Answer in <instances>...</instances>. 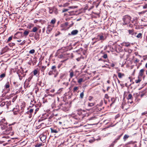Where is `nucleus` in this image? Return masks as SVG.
Returning <instances> with one entry per match:
<instances>
[{
	"instance_id": "4",
	"label": "nucleus",
	"mask_w": 147,
	"mask_h": 147,
	"mask_svg": "<svg viewBox=\"0 0 147 147\" xmlns=\"http://www.w3.org/2000/svg\"><path fill=\"white\" fill-rule=\"evenodd\" d=\"M78 114L80 116H83V117L85 115L86 111L81 109L78 110Z\"/></svg>"
},
{
	"instance_id": "18",
	"label": "nucleus",
	"mask_w": 147,
	"mask_h": 147,
	"mask_svg": "<svg viewBox=\"0 0 147 147\" xmlns=\"http://www.w3.org/2000/svg\"><path fill=\"white\" fill-rule=\"evenodd\" d=\"M144 71L143 69H141L140 70L139 74V76H143Z\"/></svg>"
},
{
	"instance_id": "47",
	"label": "nucleus",
	"mask_w": 147,
	"mask_h": 147,
	"mask_svg": "<svg viewBox=\"0 0 147 147\" xmlns=\"http://www.w3.org/2000/svg\"><path fill=\"white\" fill-rule=\"evenodd\" d=\"M34 75H36L38 73L36 69H35L33 71Z\"/></svg>"
},
{
	"instance_id": "5",
	"label": "nucleus",
	"mask_w": 147,
	"mask_h": 147,
	"mask_svg": "<svg viewBox=\"0 0 147 147\" xmlns=\"http://www.w3.org/2000/svg\"><path fill=\"white\" fill-rule=\"evenodd\" d=\"M6 104V106L8 108V107L9 106L11 103V101H9V102H2L0 105V106L1 107H3L5 105V104Z\"/></svg>"
},
{
	"instance_id": "36",
	"label": "nucleus",
	"mask_w": 147,
	"mask_h": 147,
	"mask_svg": "<svg viewBox=\"0 0 147 147\" xmlns=\"http://www.w3.org/2000/svg\"><path fill=\"white\" fill-rule=\"evenodd\" d=\"M29 33V31L27 30H25L24 32V36H27L28 34Z\"/></svg>"
},
{
	"instance_id": "33",
	"label": "nucleus",
	"mask_w": 147,
	"mask_h": 147,
	"mask_svg": "<svg viewBox=\"0 0 147 147\" xmlns=\"http://www.w3.org/2000/svg\"><path fill=\"white\" fill-rule=\"evenodd\" d=\"M111 101L112 102L111 103V105H112L115 102V98L114 97H112L111 98Z\"/></svg>"
},
{
	"instance_id": "59",
	"label": "nucleus",
	"mask_w": 147,
	"mask_h": 147,
	"mask_svg": "<svg viewBox=\"0 0 147 147\" xmlns=\"http://www.w3.org/2000/svg\"><path fill=\"white\" fill-rule=\"evenodd\" d=\"M62 109H62L63 111H66L67 110V108L65 107V106L64 107H62Z\"/></svg>"
},
{
	"instance_id": "50",
	"label": "nucleus",
	"mask_w": 147,
	"mask_h": 147,
	"mask_svg": "<svg viewBox=\"0 0 147 147\" xmlns=\"http://www.w3.org/2000/svg\"><path fill=\"white\" fill-rule=\"evenodd\" d=\"M65 75V74H60V78L62 79L64 77V76Z\"/></svg>"
},
{
	"instance_id": "26",
	"label": "nucleus",
	"mask_w": 147,
	"mask_h": 147,
	"mask_svg": "<svg viewBox=\"0 0 147 147\" xmlns=\"http://www.w3.org/2000/svg\"><path fill=\"white\" fill-rule=\"evenodd\" d=\"M65 106V104H63L61 103H60L58 105V107L60 109H62V108L63 107H64Z\"/></svg>"
},
{
	"instance_id": "40",
	"label": "nucleus",
	"mask_w": 147,
	"mask_h": 147,
	"mask_svg": "<svg viewBox=\"0 0 147 147\" xmlns=\"http://www.w3.org/2000/svg\"><path fill=\"white\" fill-rule=\"evenodd\" d=\"M37 30H38V29L36 27H34L32 29V32H35Z\"/></svg>"
},
{
	"instance_id": "42",
	"label": "nucleus",
	"mask_w": 147,
	"mask_h": 147,
	"mask_svg": "<svg viewBox=\"0 0 147 147\" xmlns=\"http://www.w3.org/2000/svg\"><path fill=\"white\" fill-rule=\"evenodd\" d=\"M98 61H102L103 62H105V61L107 62L108 61H109V60L108 59H107V60H104L102 59L101 58H100V59H98Z\"/></svg>"
},
{
	"instance_id": "1",
	"label": "nucleus",
	"mask_w": 147,
	"mask_h": 147,
	"mask_svg": "<svg viewBox=\"0 0 147 147\" xmlns=\"http://www.w3.org/2000/svg\"><path fill=\"white\" fill-rule=\"evenodd\" d=\"M131 17L128 15H125L123 17L122 20L123 21L122 23V25H128L130 23Z\"/></svg>"
},
{
	"instance_id": "12",
	"label": "nucleus",
	"mask_w": 147,
	"mask_h": 147,
	"mask_svg": "<svg viewBox=\"0 0 147 147\" xmlns=\"http://www.w3.org/2000/svg\"><path fill=\"white\" fill-rule=\"evenodd\" d=\"M100 140V138H98L97 139H96V138H93L92 139H90L89 140V142L90 143H92L93 142H94V141H95L96 140L98 141V140Z\"/></svg>"
},
{
	"instance_id": "54",
	"label": "nucleus",
	"mask_w": 147,
	"mask_h": 147,
	"mask_svg": "<svg viewBox=\"0 0 147 147\" xmlns=\"http://www.w3.org/2000/svg\"><path fill=\"white\" fill-rule=\"evenodd\" d=\"M141 80L140 79H138V80H135V82L136 83H138L140 82L141 81Z\"/></svg>"
},
{
	"instance_id": "53",
	"label": "nucleus",
	"mask_w": 147,
	"mask_h": 147,
	"mask_svg": "<svg viewBox=\"0 0 147 147\" xmlns=\"http://www.w3.org/2000/svg\"><path fill=\"white\" fill-rule=\"evenodd\" d=\"M33 59V61L32 62L33 63V64L34 65L36 63V60L34 58Z\"/></svg>"
},
{
	"instance_id": "2",
	"label": "nucleus",
	"mask_w": 147,
	"mask_h": 147,
	"mask_svg": "<svg viewBox=\"0 0 147 147\" xmlns=\"http://www.w3.org/2000/svg\"><path fill=\"white\" fill-rule=\"evenodd\" d=\"M106 38V36L105 34H100L97 36V38H94L92 39L93 40H101L102 41L105 40Z\"/></svg>"
},
{
	"instance_id": "14",
	"label": "nucleus",
	"mask_w": 147,
	"mask_h": 147,
	"mask_svg": "<svg viewBox=\"0 0 147 147\" xmlns=\"http://www.w3.org/2000/svg\"><path fill=\"white\" fill-rule=\"evenodd\" d=\"M19 109L17 108L16 109L14 108L13 109V111L14 114L16 115L18 114V113L19 112Z\"/></svg>"
},
{
	"instance_id": "57",
	"label": "nucleus",
	"mask_w": 147,
	"mask_h": 147,
	"mask_svg": "<svg viewBox=\"0 0 147 147\" xmlns=\"http://www.w3.org/2000/svg\"><path fill=\"white\" fill-rule=\"evenodd\" d=\"M18 76H19V79L20 80H21L22 79V78L23 77H22V76H21L20 75H18Z\"/></svg>"
},
{
	"instance_id": "62",
	"label": "nucleus",
	"mask_w": 147,
	"mask_h": 147,
	"mask_svg": "<svg viewBox=\"0 0 147 147\" xmlns=\"http://www.w3.org/2000/svg\"><path fill=\"white\" fill-rule=\"evenodd\" d=\"M143 57H144L143 58L144 60H145L147 58V56H143Z\"/></svg>"
},
{
	"instance_id": "60",
	"label": "nucleus",
	"mask_w": 147,
	"mask_h": 147,
	"mask_svg": "<svg viewBox=\"0 0 147 147\" xmlns=\"http://www.w3.org/2000/svg\"><path fill=\"white\" fill-rule=\"evenodd\" d=\"M68 9H64L63 10V12H66V11H67L68 10Z\"/></svg>"
},
{
	"instance_id": "38",
	"label": "nucleus",
	"mask_w": 147,
	"mask_h": 147,
	"mask_svg": "<svg viewBox=\"0 0 147 147\" xmlns=\"http://www.w3.org/2000/svg\"><path fill=\"white\" fill-rule=\"evenodd\" d=\"M56 21V20L54 18V19L51 20L50 23L51 24H54L55 23Z\"/></svg>"
},
{
	"instance_id": "10",
	"label": "nucleus",
	"mask_w": 147,
	"mask_h": 147,
	"mask_svg": "<svg viewBox=\"0 0 147 147\" xmlns=\"http://www.w3.org/2000/svg\"><path fill=\"white\" fill-rule=\"evenodd\" d=\"M100 53H102V54H103V55H102L101 56L104 59H107L108 58L107 54L106 53H103V51H102L100 52Z\"/></svg>"
},
{
	"instance_id": "20",
	"label": "nucleus",
	"mask_w": 147,
	"mask_h": 147,
	"mask_svg": "<svg viewBox=\"0 0 147 147\" xmlns=\"http://www.w3.org/2000/svg\"><path fill=\"white\" fill-rule=\"evenodd\" d=\"M47 67L45 66H41L40 68V70L41 71L44 72L45 69Z\"/></svg>"
},
{
	"instance_id": "8",
	"label": "nucleus",
	"mask_w": 147,
	"mask_h": 147,
	"mask_svg": "<svg viewBox=\"0 0 147 147\" xmlns=\"http://www.w3.org/2000/svg\"><path fill=\"white\" fill-rule=\"evenodd\" d=\"M7 124H5V123H4L3 124L2 123L0 124L1 129L2 130L6 129L7 127Z\"/></svg>"
},
{
	"instance_id": "37",
	"label": "nucleus",
	"mask_w": 147,
	"mask_h": 147,
	"mask_svg": "<svg viewBox=\"0 0 147 147\" xmlns=\"http://www.w3.org/2000/svg\"><path fill=\"white\" fill-rule=\"evenodd\" d=\"M136 36L138 38H142V34L141 33H140Z\"/></svg>"
},
{
	"instance_id": "21",
	"label": "nucleus",
	"mask_w": 147,
	"mask_h": 147,
	"mask_svg": "<svg viewBox=\"0 0 147 147\" xmlns=\"http://www.w3.org/2000/svg\"><path fill=\"white\" fill-rule=\"evenodd\" d=\"M51 132L52 133H58V131L55 129L52 128H51Z\"/></svg>"
},
{
	"instance_id": "9",
	"label": "nucleus",
	"mask_w": 147,
	"mask_h": 147,
	"mask_svg": "<svg viewBox=\"0 0 147 147\" xmlns=\"http://www.w3.org/2000/svg\"><path fill=\"white\" fill-rule=\"evenodd\" d=\"M56 67L55 65L51 67V70L54 73L57 72V71L56 69Z\"/></svg>"
},
{
	"instance_id": "7",
	"label": "nucleus",
	"mask_w": 147,
	"mask_h": 147,
	"mask_svg": "<svg viewBox=\"0 0 147 147\" xmlns=\"http://www.w3.org/2000/svg\"><path fill=\"white\" fill-rule=\"evenodd\" d=\"M53 29V27L51 25H49L47 26V34H49Z\"/></svg>"
},
{
	"instance_id": "44",
	"label": "nucleus",
	"mask_w": 147,
	"mask_h": 147,
	"mask_svg": "<svg viewBox=\"0 0 147 147\" xmlns=\"http://www.w3.org/2000/svg\"><path fill=\"white\" fill-rule=\"evenodd\" d=\"M12 36H11L9 37L8 38V39H7V42H9L11 40H12Z\"/></svg>"
},
{
	"instance_id": "25",
	"label": "nucleus",
	"mask_w": 147,
	"mask_h": 147,
	"mask_svg": "<svg viewBox=\"0 0 147 147\" xmlns=\"http://www.w3.org/2000/svg\"><path fill=\"white\" fill-rule=\"evenodd\" d=\"M79 89V87L78 86L74 87L73 89V91L74 92H76L77 90Z\"/></svg>"
},
{
	"instance_id": "43",
	"label": "nucleus",
	"mask_w": 147,
	"mask_h": 147,
	"mask_svg": "<svg viewBox=\"0 0 147 147\" xmlns=\"http://www.w3.org/2000/svg\"><path fill=\"white\" fill-rule=\"evenodd\" d=\"M83 79L82 78H80L78 80V82L80 84L83 82Z\"/></svg>"
},
{
	"instance_id": "64",
	"label": "nucleus",
	"mask_w": 147,
	"mask_h": 147,
	"mask_svg": "<svg viewBox=\"0 0 147 147\" xmlns=\"http://www.w3.org/2000/svg\"><path fill=\"white\" fill-rule=\"evenodd\" d=\"M4 100V99L3 97L0 98V102L2 101L3 100Z\"/></svg>"
},
{
	"instance_id": "29",
	"label": "nucleus",
	"mask_w": 147,
	"mask_h": 147,
	"mask_svg": "<svg viewBox=\"0 0 147 147\" xmlns=\"http://www.w3.org/2000/svg\"><path fill=\"white\" fill-rule=\"evenodd\" d=\"M129 137V136L128 135H127L126 134H125L124 136L123 139L124 140V141H125Z\"/></svg>"
},
{
	"instance_id": "24",
	"label": "nucleus",
	"mask_w": 147,
	"mask_h": 147,
	"mask_svg": "<svg viewBox=\"0 0 147 147\" xmlns=\"http://www.w3.org/2000/svg\"><path fill=\"white\" fill-rule=\"evenodd\" d=\"M118 76L119 78H122L123 76H124V75L123 74H122L120 72H118Z\"/></svg>"
},
{
	"instance_id": "56",
	"label": "nucleus",
	"mask_w": 147,
	"mask_h": 147,
	"mask_svg": "<svg viewBox=\"0 0 147 147\" xmlns=\"http://www.w3.org/2000/svg\"><path fill=\"white\" fill-rule=\"evenodd\" d=\"M105 97L106 99H108L109 98V96L107 94H106L105 95Z\"/></svg>"
},
{
	"instance_id": "51",
	"label": "nucleus",
	"mask_w": 147,
	"mask_h": 147,
	"mask_svg": "<svg viewBox=\"0 0 147 147\" xmlns=\"http://www.w3.org/2000/svg\"><path fill=\"white\" fill-rule=\"evenodd\" d=\"M26 115H29L28 116V117L30 118H31L32 116V114H26Z\"/></svg>"
},
{
	"instance_id": "27",
	"label": "nucleus",
	"mask_w": 147,
	"mask_h": 147,
	"mask_svg": "<svg viewBox=\"0 0 147 147\" xmlns=\"http://www.w3.org/2000/svg\"><path fill=\"white\" fill-rule=\"evenodd\" d=\"M132 22L134 23V22H135L134 24H138L137 22V18H134L133 20H132Z\"/></svg>"
},
{
	"instance_id": "28",
	"label": "nucleus",
	"mask_w": 147,
	"mask_h": 147,
	"mask_svg": "<svg viewBox=\"0 0 147 147\" xmlns=\"http://www.w3.org/2000/svg\"><path fill=\"white\" fill-rule=\"evenodd\" d=\"M34 109H31L28 111L26 114H32L33 111Z\"/></svg>"
},
{
	"instance_id": "55",
	"label": "nucleus",
	"mask_w": 147,
	"mask_h": 147,
	"mask_svg": "<svg viewBox=\"0 0 147 147\" xmlns=\"http://www.w3.org/2000/svg\"><path fill=\"white\" fill-rule=\"evenodd\" d=\"M147 114V111L142 113V115H145Z\"/></svg>"
},
{
	"instance_id": "48",
	"label": "nucleus",
	"mask_w": 147,
	"mask_h": 147,
	"mask_svg": "<svg viewBox=\"0 0 147 147\" xmlns=\"http://www.w3.org/2000/svg\"><path fill=\"white\" fill-rule=\"evenodd\" d=\"M54 74V72L51 70L48 73V74L49 76L51 75Z\"/></svg>"
},
{
	"instance_id": "15",
	"label": "nucleus",
	"mask_w": 147,
	"mask_h": 147,
	"mask_svg": "<svg viewBox=\"0 0 147 147\" xmlns=\"http://www.w3.org/2000/svg\"><path fill=\"white\" fill-rule=\"evenodd\" d=\"M128 32L129 34H131L132 35H134V32L133 29L129 30H128Z\"/></svg>"
},
{
	"instance_id": "32",
	"label": "nucleus",
	"mask_w": 147,
	"mask_h": 147,
	"mask_svg": "<svg viewBox=\"0 0 147 147\" xmlns=\"http://www.w3.org/2000/svg\"><path fill=\"white\" fill-rule=\"evenodd\" d=\"M95 103H88V106L89 107H92L94 106Z\"/></svg>"
},
{
	"instance_id": "19",
	"label": "nucleus",
	"mask_w": 147,
	"mask_h": 147,
	"mask_svg": "<svg viewBox=\"0 0 147 147\" xmlns=\"http://www.w3.org/2000/svg\"><path fill=\"white\" fill-rule=\"evenodd\" d=\"M123 45L126 47H129L130 46V44L128 42H123Z\"/></svg>"
},
{
	"instance_id": "63",
	"label": "nucleus",
	"mask_w": 147,
	"mask_h": 147,
	"mask_svg": "<svg viewBox=\"0 0 147 147\" xmlns=\"http://www.w3.org/2000/svg\"><path fill=\"white\" fill-rule=\"evenodd\" d=\"M127 26L130 27H133V25L131 24H129V25H127Z\"/></svg>"
},
{
	"instance_id": "30",
	"label": "nucleus",
	"mask_w": 147,
	"mask_h": 147,
	"mask_svg": "<svg viewBox=\"0 0 147 147\" xmlns=\"http://www.w3.org/2000/svg\"><path fill=\"white\" fill-rule=\"evenodd\" d=\"M9 82H7L5 85V88H9Z\"/></svg>"
},
{
	"instance_id": "35",
	"label": "nucleus",
	"mask_w": 147,
	"mask_h": 147,
	"mask_svg": "<svg viewBox=\"0 0 147 147\" xmlns=\"http://www.w3.org/2000/svg\"><path fill=\"white\" fill-rule=\"evenodd\" d=\"M132 98V95L131 94H129L128 95L127 98L128 100H129V99H131Z\"/></svg>"
},
{
	"instance_id": "16",
	"label": "nucleus",
	"mask_w": 147,
	"mask_h": 147,
	"mask_svg": "<svg viewBox=\"0 0 147 147\" xmlns=\"http://www.w3.org/2000/svg\"><path fill=\"white\" fill-rule=\"evenodd\" d=\"M19 34L20 35L22 36V32H17L14 36L13 38H17L18 35Z\"/></svg>"
},
{
	"instance_id": "52",
	"label": "nucleus",
	"mask_w": 147,
	"mask_h": 147,
	"mask_svg": "<svg viewBox=\"0 0 147 147\" xmlns=\"http://www.w3.org/2000/svg\"><path fill=\"white\" fill-rule=\"evenodd\" d=\"M25 42H26L25 40H24L23 41H22V42L20 44V45H22L24 44Z\"/></svg>"
},
{
	"instance_id": "3",
	"label": "nucleus",
	"mask_w": 147,
	"mask_h": 147,
	"mask_svg": "<svg viewBox=\"0 0 147 147\" xmlns=\"http://www.w3.org/2000/svg\"><path fill=\"white\" fill-rule=\"evenodd\" d=\"M48 8L49 13L52 14L54 13L56 15H57L58 13V10L56 7H49Z\"/></svg>"
},
{
	"instance_id": "17",
	"label": "nucleus",
	"mask_w": 147,
	"mask_h": 147,
	"mask_svg": "<svg viewBox=\"0 0 147 147\" xmlns=\"http://www.w3.org/2000/svg\"><path fill=\"white\" fill-rule=\"evenodd\" d=\"M32 77L33 74L32 73H30L29 75V77H28V78L26 79V80H28V82H30Z\"/></svg>"
},
{
	"instance_id": "22",
	"label": "nucleus",
	"mask_w": 147,
	"mask_h": 147,
	"mask_svg": "<svg viewBox=\"0 0 147 147\" xmlns=\"http://www.w3.org/2000/svg\"><path fill=\"white\" fill-rule=\"evenodd\" d=\"M70 72L69 75V77L70 78H71L74 76V73L73 72V71L71 69L69 71Z\"/></svg>"
},
{
	"instance_id": "6",
	"label": "nucleus",
	"mask_w": 147,
	"mask_h": 147,
	"mask_svg": "<svg viewBox=\"0 0 147 147\" xmlns=\"http://www.w3.org/2000/svg\"><path fill=\"white\" fill-rule=\"evenodd\" d=\"M24 72V70L22 68H20V69H18L17 71V73L18 75H20L22 76V74H23V73Z\"/></svg>"
},
{
	"instance_id": "13",
	"label": "nucleus",
	"mask_w": 147,
	"mask_h": 147,
	"mask_svg": "<svg viewBox=\"0 0 147 147\" xmlns=\"http://www.w3.org/2000/svg\"><path fill=\"white\" fill-rule=\"evenodd\" d=\"M78 32V31L77 30H73L71 32V34L72 35H74L77 34Z\"/></svg>"
},
{
	"instance_id": "58",
	"label": "nucleus",
	"mask_w": 147,
	"mask_h": 147,
	"mask_svg": "<svg viewBox=\"0 0 147 147\" xmlns=\"http://www.w3.org/2000/svg\"><path fill=\"white\" fill-rule=\"evenodd\" d=\"M32 27V24H31L28 26V28L29 29H31Z\"/></svg>"
},
{
	"instance_id": "46",
	"label": "nucleus",
	"mask_w": 147,
	"mask_h": 147,
	"mask_svg": "<svg viewBox=\"0 0 147 147\" xmlns=\"http://www.w3.org/2000/svg\"><path fill=\"white\" fill-rule=\"evenodd\" d=\"M34 52H35V50H34L33 49L30 50L29 51V53L30 54H33L34 53Z\"/></svg>"
},
{
	"instance_id": "61",
	"label": "nucleus",
	"mask_w": 147,
	"mask_h": 147,
	"mask_svg": "<svg viewBox=\"0 0 147 147\" xmlns=\"http://www.w3.org/2000/svg\"><path fill=\"white\" fill-rule=\"evenodd\" d=\"M26 75V74H25L24 72V73H23V74H22V77H25V76Z\"/></svg>"
},
{
	"instance_id": "31",
	"label": "nucleus",
	"mask_w": 147,
	"mask_h": 147,
	"mask_svg": "<svg viewBox=\"0 0 147 147\" xmlns=\"http://www.w3.org/2000/svg\"><path fill=\"white\" fill-rule=\"evenodd\" d=\"M5 76V73H3L0 75V78L2 80Z\"/></svg>"
},
{
	"instance_id": "45",
	"label": "nucleus",
	"mask_w": 147,
	"mask_h": 147,
	"mask_svg": "<svg viewBox=\"0 0 147 147\" xmlns=\"http://www.w3.org/2000/svg\"><path fill=\"white\" fill-rule=\"evenodd\" d=\"M39 34H36L35 36V39L36 40H37L39 37Z\"/></svg>"
},
{
	"instance_id": "49",
	"label": "nucleus",
	"mask_w": 147,
	"mask_h": 147,
	"mask_svg": "<svg viewBox=\"0 0 147 147\" xmlns=\"http://www.w3.org/2000/svg\"><path fill=\"white\" fill-rule=\"evenodd\" d=\"M139 61V60L137 58H135L134 59V63H136L138 62Z\"/></svg>"
},
{
	"instance_id": "11",
	"label": "nucleus",
	"mask_w": 147,
	"mask_h": 147,
	"mask_svg": "<svg viewBox=\"0 0 147 147\" xmlns=\"http://www.w3.org/2000/svg\"><path fill=\"white\" fill-rule=\"evenodd\" d=\"M123 135V134H121L120 135L117 136V138H116V139L114 141V143H117V141L119 140L120 138L122 136V135Z\"/></svg>"
},
{
	"instance_id": "34",
	"label": "nucleus",
	"mask_w": 147,
	"mask_h": 147,
	"mask_svg": "<svg viewBox=\"0 0 147 147\" xmlns=\"http://www.w3.org/2000/svg\"><path fill=\"white\" fill-rule=\"evenodd\" d=\"M28 82V81L27 80H26V81L24 83V84L25 86H28L29 84V82Z\"/></svg>"
},
{
	"instance_id": "39",
	"label": "nucleus",
	"mask_w": 147,
	"mask_h": 147,
	"mask_svg": "<svg viewBox=\"0 0 147 147\" xmlns=\"http://www.w3.org/2000/svg\"><path fill=\"white\" fill-rule=\"evenodd\" d=\"M84 91L82 92H81L80 94V97L81 99H82L83 98L84 96Z\"/></svg>"
},
{
	"instance_id": "23",
	"label": "nucleus",
	"mask_w": 147,
	"mask_h": 147,
	"mask_svg": "<svg viewBox=\"0 0 147 147\" xmlns=\"http://www.w3.org/2000/svg\"><path fill=\"white\" fill-rule=\"evenodd\" d=\"M4 123H5V124H7V123L5 120V119L4 118H3L0 121V124H1V123L3 124Z\"/></svg>"
},
{
	"instance_id": "41",
	"label": "nucleus",
	"mask_w": 147,
	"mask_h": 147,
	"mask_svg": "<svg viewBox=\"0 0 147 147\" xmlns=\"http://www.w3.org/2000/svg\"><path fill=\"white\" fill-rule=\"evenodd\" d=\"M42 145L41 143H38L35 145V147H40Z\"/></svg>"
}]
</instances>
